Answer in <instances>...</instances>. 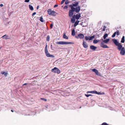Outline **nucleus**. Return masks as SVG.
Returning a JSON list of instances; mask_svg holds the SVG:
<instances>
[{
	"instance_id": "f257e3e1",
	"label": "nucleus",
	"mask_w": 125,
	"mask_h": 125,
	"mask_svg": "<svg viewBox=\"0 0 125 125\" xmlns=\"http://www.w3.org/2000/svg\"><path fill=\"white\" fill-rule=\"evenodd\" d=\"M112 41L114 42L115 45L117 46V49L119 51H120V50L121 49L122 46L121 43H119L118 42L117 40L115 39H113Z\"/></svg>"
},
{
	"instance_id": "f03ea898",
	"label": "nucleus",
	"mask_w": 125,
	"mask_h": 125,
	"mask_svg": "<svg viewBox=\"0 0 125 125\" xmlns=\"http://www.w3.org/2000/svg\"><path fill=\"white\" fill-rule=\"evenodd\" d=\"M45 51L46 56L48 57L54 58V56L53 55L50 54L48 52L47 49V45H46L45 47Z\"/></svg>"
},
{
	"instance_id": "7ed1b4c3",
	"label": "nucleus",
	"mask_w": 125,
	"mask_h": 125,
	"mask_svg": "<svg viewBox=\"0 0 125 125\" xmlns=\"http://www.w3.org/2000/svg\"><path fill=\"white\" fill-rule=\"evenodd\" d=\"M56 43L57 44H58L66 45L70 44H74V42H68L64 41H60L56 42Z\"/></svg>"
},
{
	"instance_id": "20e7f679",
	"label": "nucleus",
	"mask_w": 125,
	"mask_h": 125,
	"mask_svg": "<svg viewBox=\"0 0 125 125\" xmlns=\"http://www.w3.org/2000/svg\"><path fill=\"white\" fill-rule=\"evenodd\" d=\"M47 12L49 15L53 16H56L57 14V13L55 11L52 10L51 9H48L47 10Z\"/></svg>"
},
{
	"instance_id": "39448f33",
	"label": "nucleus",
	"mask_w": 125,
	"mask_h": 125,
	"mask_svg": "<svg viewBox=\"0 0 125 125\" xmlns=\"http://www.w3.org/2000/svg\"><path fill=\"white\" fill-rule=\"evenodd\" d=\"M51 71L52 72L54 73H56L58 74H59L60 73V71L58 68L55 67L52 69Z\"/></svg>"
},
{
	"instance_id": "423d86ee",
	"label": "nucleus",
	"mask_w": 125,
	"mask_h": 125,
	"mask_svg": "<svg viewBox=\"0 0 125 125\" xmlns=\"http://www.w3.org/2000/svg\"><path fill=\"white\" fill-rule=\"evenodd\" d=\"M75 37L77 39L79 38L80 39H83L84 37V36L83 34L80 33L78 34L77 36H75Z\"/></svg>"
},
{
	"instance_id": "0eeeda50",
	"label": "nucleus",
	"mask_w": 125,
	"mask_h": 125,
	"mask_svg": "<svg viewBox=\"0 0 125 125\" xmlns=\"http://www.w3.org/2000/svg\"><path fill=\"white\" fill-rule=\"evenodd\" d=\"M120 54L122 55H124L125 54V49L124 47H123L120 50Z\"/></svg>"
},
{
	"instance_id": "6e6552de",
	"label": "nucleus",
	"mask_w": 125,
	"mask_h": 125,
	"mask_svg": "<svg viewBox=\"0 0 125 125\" xmlns=\"http://www.w3.org/2000/svg\"><path fill=\"white\" fill-rule=\"evenodd\" d=\"M100 46L104 48H108L109 47H108L107 45L104 44V43L102 42L100 44Z\"/></svg>"
},
{
	"instance_id": "1a4fd4ad",
	"label": "nucleus",
	"mask_w": 125,
	"mask_h": 125,
	"mask_svg": "<svg viewBox=\"0 0 125 125\" xmlns=\"http://www.w3.org/2000/svg\"><path fill=\"white\" fill-rule=\"evenodd\" d=\"M92 71L94 72L97 75H100L98 71L95 69H93L92 70Z\"/></svg>"
},
{
	"instance_id": "9d476101",
	"label": "nucleus",
	"mask_w": 125,
	"mask_h": 125,
	"mask_svg": "<svg viewBox=\"0 0 125 125\" xmlns=\"http://www.w3.org/2000/svg\"><path fill=\"white\" fill-rule=\"evenodd\" d=\"M92 71L94 72L97 75H100L98 71L95 69H93L92 70Z\"/></svg>"
},
{
	"instance_id": "9b49d317",
	"label": "nucleus",
	"mask_w": 125,
	"mask_h": 125,
	"mask_svg": "<svg viewBox=\"0 0 125 125\" xmlns=\"http://www.w3.org/2000/svg\"><path fill=\"white\" fill-rule=\"evenodd\" d=\"M83 46L84 48H87L88 47V46L87 43L84 41L83 42Z\"/></svg>"
},
{
	"instance_id": "f8f14e48",
	"label": "nucleus",
	"mask_w": 125,
	"mask_h": 125,
	"mask_svg": "<svg viewBox=\"0 0 125 125\" xmlns=\"http://www.w3.org/2000/svg\"><path fill=\"white\" fill-rule=\"evenodd\" d=\"M80 10V6H78L75 9V12L78 13V12Z\"/></svg>"
},
{
	"instance_id": "ddd939ff",
	"label": "nucleus",
	"mask_w": 125,
	"mask_h": 125,
	"mask_svg": "<svg viewBox=\"0 0 125 125\" xmlns=\"http://www.w3.org/2000/svg\"><path fill=\"white\" fill-rule=\"evenodd\" d=\"M90 48L93 51H95L96 49L97 48V47L93 45H92L90 46Z\"/></svg>"
},
{
	"instance_id": "4468645a",
	"label": "nucleus",
	"mask_w": 125,
	"mask_h": 125,
	"mask_svg": "<svg viewBox=\"0 0 125 125\" xmlns=\"http://www.w3.org/2000/svg\"><path fill=\"white\" fill-rule=\"evenodd\" d=\"M73 11L72 10H70L69 12V15L70 17H72L73 16Z\"/></svg>"
},
{
	"instance_id": "2eb2a0df",
	"label": "nucleus",
	"mask_w": 125,
	"mask_h": 125,
	"mask_svg": "<svg viewBox=\"0 0 125 125\" xmlns=\"http://www.w3.org/2000/svg\"><path fill=\"white\" fill-rule=\"evenodd\" d=\"M91 93L92 94H101V93L100 92H98L96 91H90Z\"/></svg>"
},
{
	"instance_id": "dca6fc26",
	"label": "nucleus",
	"mask_w": 125,
	"mask_h": 125,
	"mask_svg": "<svg viewBox=\"0 0 125 125\" xmlns=\"http://www.w3.org/2000/svg\"><path fill=\"white\" fill-rule=\"evenodd\" d=\"M81 14L80 13L77 14L75 16V18L76 19L78 20L81 17Z\"/></svg>"
},
{
	"instance_id": "f3484780",
	"label": "nucleus",
	"mask_w": 125,
	"mask_h": 125,
	"mask_svg": "<svg viewBox=\"0 0 125 125\" xmlns=\"http://www.w3.org/2000/svg\"><path fill=\"white\" fill-rule=\"evenodd\" d=\"M63 38L64 39H68V37L66 35L65 33H64L63 34Z\"/></svg>"
},
{
	"instance_id": "a211bd4d",
	"label": "nucleus",
	"mask_w": 125,
	"mask_h": 125,
	"mask_svg": "<svg viewBox=\"0 0 125 125\" xmlns=\"http://www.w3.org/2000/svg\"><path fill=\"white\" fill-rule=\"evenodd\" d=\"M74 15L73 17L71 18V22L72 23H74L75 21V18L74 17Z\"/></svg>"
},
{
	"instance_id": "6ab92c4d",
	"label": "nucleus",
	"mask_w": 125,
	"mask_h": 125,
	"mask_svg": "<svg viewBox=\"0 0 125 125\" xmlns=\"http://www.w3.org/2000/svg\"><path fill=\"white\" fill-rule=\"evenodd\" d=\"M70 6L71 7V10H72L73 11H75V8L73 7L72 5H70Z\"/></svg>"
},
{
	"instance_id": "aec40b11",
	"label": "nucleus",
	"mask_w": 125,
	"mask_h": 125,
	"mask_svg": "<svg viewBox=\"0 0 125 125\" xmlns=\"http://www.w3.org/2000/svg\"><path fill=\"white\" fill-rule=\"evenodd\" d=\"M110 39H107L106 40H104L103 41V42L105 43H107L109 41Z\"/></svg>"
},
{
	"instance_id": "412c9836",
	"label": "nucleus",
	"mask_w": 125,
	"mask_h": 125,
	"mask_svg": "<svg viewBox=\"0 0 125 125\" xmlns=\"http://www.w3.org/2000/svg\"><path fill=\"white\" fill-rule=\"evenodd\" d=\"M1 73L2 74H4V75L5 76H7V74H8L7 72H3V71H2L1 72Z\"/></svg>"
},
{
	"instance_id": "4be33fe9",
	"label": "nucleus",
	"mask_w": 125,
	"mask_h": 125,
	"mask_svg": "<svg viewBox=\"0 0 125 125\" xmlns=\"http://www.w3.org/2000/svg\"><path fill=\"white\" fill-rule=\"evenodd\" d=\"M79 21L77 20L75 22L74 24V26L75 27H76L77 25L79 23Z\"/></svg>"
},
{
	"instance_id": "5701e85b",
	"label": "nucleus",
	"mask_w": 125,
	"mask_h": 125,
	"mask_svg": "<svg viewBox=\"0 0 125 125\" xmlns=\"http://www.w3.org/2000/svg\"><path fill=\"white\" fill-rule=\"evenodd\" d=\"M78 2H76L75 3V4L73 3L72 4V5L73 6L76 7L77 6H78Z\"/></svg>"
},
{
	"instance_id": "b1692460",
	"label": "nucleus",
	"mask_w": 125,
	"mask_h": 125,
	"mask_svg": "<svg viewBox=\"0 0 125 125\" xmlns=\"http://www.w3.org/2000/svg\"><path fill=\"white\" fill-rule=\"evenodd\" d=\"M125 36H123L122 38L121 42L122 43H124L125 42Z\"/></svg>"
},
{
	"instance_id": "393cba45",
	"label": "nucleus",
	"mask_w": 125,
	"mask_h": 125,
	"mask_svg": "<svg viewBox=\"0 0 125 125\" xmlns=\"http://www.w3.org/2000/svg\"><path fill=\"white\" fill-rule=\"evenodd\" d=\"M75 32L74 30L73 29L72 31V35L73 36H74L75 35Z\"/></svg>"
},
{
	"instance_id": "a878e982",
	"label": "nucleus",
	"mask_w": 125,
	"mask_h": 125,
	"mask_svg": "<svg viewBox=\"0 0 125 125\" xmlns=\"http://www.w3.org/2000/svg\"><path fill=\"white\" fill-rule=\"evenodd\" d=\"M30 9L31 10H33V8L32 6L30 5H29Z\"/></svg>"
},
{
	"instance_id": "bb28decb",
	"label": "nucleus",
	"mask_w": 125,
	"mask_h": 125,
	"mask_svg": "<svg viewBox=\"0 0 125 125\" xmlns=\"http://www.w3.org/2000/svg\"><path fill=\"white\" fill-rule=\"evenodd\" d=\"M8 35H7L6 34L3 36L2 37L4 38V39H9L8 38Z\"/></svg>"
},
{
	"instance_id": "cd10ccee",
	"label": "nucleus",
	"mask_w": 125,
	"mask_h": 125,
	"mask_svg": "<svg viewBox=\"0 0 125 125\" xmlns=\"http://www.w3.org/2000/svg\"><path fill=\"white\" fill-rule=\"evenodd\" d=\"M94 38V36L93 35L92 36L90 37V38H89V40H92Z\"/></svg>"
},
{
	"instance_id": "c85d7f7f",
	"label": "nucleus",
	"mask_w": 125,
	"mask_h": 125,
	"mask_svg": "<svg viewBox=\"0 0 125 125\" xmlns=\"http://www.w3.org/2000/svg\"><path fill=\"white\" fill-rule=\"evenodd\" d=\"M108 34L107 33H105L104 36L103 38L104 39H105L106 37L108 36Z\"/></svg>"
},
{
	"instance_id": "c756f323",
	"label": "nucleus",
	"mask_w": 125,
	"mask_h": 125,
	"mask_svg": "<svg viewBox=\"0 0 125 125\" xmlns=\"http://www.w3.org/2000/svg\"><path fill=\"white\" fill-rule=\"evenodd\" d=\"M50 37L49 35H48L47 37L46 40L48 41L49 40Z\"/></svg>"
},
{
	"instance_id": "7c9ffc66",
	"label": "nucleus",
	"mask_w": 125,
	"mask_h": 125,
	"mask_svg": "<svg viewBox=\"0 0 125 125\" xmlns=\"http://www.w3.org/2000/svg\"><path fill=\"white\" fill-rule=\"evenodd\" d=\"M116 34V32H115L113 34V35L112 36V38L114 37Z\"/></svg>"
},
{
	"instance_id": "2f4dec72",
	"label": "nucleus",
	"mask_w": 125,
	"mask_h": 125,
	"mask_svg": "<svg viewBox=\"0 0 125 125\" xmlns=\"http://www.w3.org/2000/svg\"><path fill=\"white\" fill-rule=\"evenodd\" d=\"M116 32V34L117 35H120V33L119 30H117Z\"/></svg>"
},
{
	"instance_id": "473e14b6",
	"label": "nucleus",
	"mask_w": 125,
	"mask_h": 125,
	"mask_svg": "<svg viewBox=\"0 0 125 125\" xmlns=\"http://www.w3.org/2000/svg\"><path fill=\"white\" fill-rule=\"evenodd\" d=\"M98 42V41L97 40H94L93 41V43H96Z\"/></svg>"
},
{
	"instance_id": "72a5a7b5",
	"label": "nucleus",
	"mask_w": 125,
	"mask_h": 125,
	"mask_svg": "<svg viewBox=\"0 0 125 125\" xmlns=\"http://www.w3.org/2000/svg\"><path fill=\"white\" fill-rule=\"evenodd\" d=\"M40 21L42 22H43L44 21L43 20V18L42 17H41L40 18Z\"/></svg>"
},
{
	"instance_id": "f704fd0d",
	"label": "nucleus",
	"mask_w": 125,
	"mask_h": 125,
	"mask_svg": "<svg viewBox=\"0 0 125 125\" xmlns=\"http://www.w3.org/2000/svg\"><path fill=\"white\" fill-rule=\"evenodd\" d=\"M85 39L86 40H89V36L88 37L87 36H86L85 37Z\"/></svg>"
},
{
	"instance_id": "c9c22d12",
	"label": "nucleus",
	"mask_w": 125,
	"mask_h": 125,
	"mask_svg": "<svg viewBox=\"0 0 125 125\" xmlns=\"http://www.w3.org/2000/svg\"><path fill=\"white\" fill-rule=\"evenodd\" d=\"M85 95L87 97H88L90 96H91L92 95V94H85Z\"/></svg>"
},
{
	"instance_id": "e433bc0d",
	"label": "nucleus",
	"mask_w": 125,
	"mask_h": 125,
	"mask_svg": "<svg viewBox=\"0 0 125 125\" xmlns=\"http://www.w3.org/2000/svg\"><path fill=\"white\" fill-rule=\"evenodd\" d=\"M106 26H104L103 27V28L102 29L103 31H104L105 30V29L106 28Z\"/></svg>"
},
{
	"instance_id": "4c0bfd02",
	"label": "nucleus",
	"mask_w": 125,
	"mask_h": 125,
	"mask_svg": "<svg viewBox=\"0 0 125 125\" xmlns=\"http://www.w3.org/2000/svg\"><path fill=\"white\" fill-rule=\"evenodd\" d=\"M41 99L42 100H44L45 101H47V100L46 99L44 98H41Z\"/></svg>"
},
{
	"instance_id": "58836bf2",
	"label": "nucleus",
	"mask_w": 125,
	"mask_h": 125,
	"mask_svg": "<svg viewBox=\"0 0 125 125\" xmlns=\"http://www.w3.org/2000/svg\"><path fill=\"white\" fill-rule=\"evenodd\" d=\"M69 3V1H68V0H67L65 2V4H68Z\"/></svg>"
},
{
	"instance_id": "ea45409f",
	"label": "nucleus",
	"mask_w": 125,
	"mask_h": 125,
	"mask_svg": "<svg viewBox=\"0 0 125 125\" xmlns=\"http://www.w3.org/2000/svg\"><path fill=\"white\" fill-rule=\"evenodd\" d=\"M53 24H50V27L51 28H52L53 27Z\"/></svg>"
},
{
	"instance_id": "a19ab883",
	"label": "nucleus",
	"mask_w": 125,
	"mask_h": 125,
	"mask_svg": "<svg viewBox=\"0 0 125 125\" xmlns=\"http://www.w3.org/2000/svg\"><path fill=\"white\" fill-rule=\"evenodd\" d=\"M30 0H25V2H28Z\"/></svg>"
},
{
	"instance_id": "79ce46f5",
	"label": "nucleus",
	"mask_w": 125,
	"mask_h": 125,
	"mask_svg": "<svg viewBox=\"0 0 125 125\" xmlns=\"http://www.w3.org/2000/svg\"><path fill=\"white\" fill-rule=\"evenodd\" d=\"M68 8V7L67 6H65L64 7V8L65 9H67Z\"/></svg>"
},
{
	"instance_id": "37998d69",
	"label": "nucleus",
	"mask_w": 125,
	"mask_h": 125,
	"mask_svg": "<svg viewBox=\"0 0 125 125\" xmlns=\"http://www.w3.org/2000/svg\"><path fill=\"white\" fill-rule=\"evenodd\" d=\"M36 14V12H34L32 14V16H33V15H35Z\"/></svg>"
},
{
	"instance_id": "c03bdc74",
	"label": "nucleus",
	"mask_w": 125,
	"mask_h": 125,
	"mask_svg": "<svg viewBox=\"0 0 125 125\" xmlns=\"http://www.w3.org/2000/svg\"><path fill=\"white\" fill-rule=\"evenodd\" d=\"M64 1L62 0L61 2V4H62L64 3Z\"/></svg>"
},
{
	"instance_id": "a18cd8bd",
	"label": "nucleus",
	"mask_w": 125,
	"mask_h": 125,
	"mask_svg": "<svg viewBox=\"0 0 125 125\" xmlns=\"http://www.w3.org/2000/svg\"><path fill=\"white\" fill-rule=\"evenodd\" d=\"M58 6V5H55L54 6V8H55V7H57Z\"/></svg>"
},
{
	"instance_id": "49530a36",
	"label": "nucleus",
	"mask_w": 125,
	"mask_h": 125,
	"mask_svg": "<svg viewBox=\"0 0 125 125\" xmlns=\"http://www.w3.org/2000/svg\"><path fill=\"white\" fill-rule=\"evenodd\" d=\"M0 6L1 7H2L3 6V5L2 4H0Z\"/></svg>"
},
{
	"instance_id": "de8ad7c7",
	"label": "nucleus",
	"mask_w": 125,
	"mask_h": 125,
	"mask_svg": "<svg viewBox=\"0 0 125 125\" xmlns=\"http://www.w3.org/2000/svg\"><path fill=\"white\" fill-rule=\"evenodd\" d=\"M91 93L90 91H88V92H87V93Z\"/></svg>"
},
{
	"instance_id": "09e8293b",
	"label": "nucleus",
	"mask_w": 125,
	"mask_h": 125,
	"mask_svg": "<svg viewBox=\"0 0 125 125\" xmlns=\"http://www.w3.org/2000/svg\"><path fill=\"white\" fill-rule=\"evenodd\" d=\"M27 83H24L23 84V85H26L27 84Z\"/></svg>"
},
{
	"instance_id": "8fccbe9b",
	"label": "nucleus",
	"mask_w": 125,
	"mask_h": 125,
	"mask_svg": "<svg viewBox=\"0 0 125 125\" xmlns=\"http://www.w3.org/2000/svg\"><path fill=\"white\" fill-rule=\"evenodd\" d=\"M39 6H38L37 7V9H38L39 8Z\"/></svg>"
},
{
	"instance_id": "3c124183",
	"label": "nucleus",
	"mask_w": 125,
	"mask_h": 125,
	"mask_svg": "<svg viewBox=\"0 0 125 125\" xmlns=\"http://www.w3.org/2000/svg\"><path fill=\"white\" fill-rule=\"evenodd\" d=\"M11 112H13V110H11Z\"/></svg>"
},
{
	"instance_id": "603ef678",
	"label": "nucleus",
	"mask_w": 125,
	"mask_h": 125,
	"mask_svg": "<svg viewBox=\"0 0 125 125\" xmlns=\"http://www.w3.org/2000/svg\"><path fill=\"white\" fill-rule=\"evenodd\" d=\"M62 0L63 1H64H64H65V0Z\"/></svg>"
},
{
	"instance_id": "864d4df0",
	"label": "nucleus",
	"mask_w": 125,
	"mask_h": 125,
	"mask_svg": "<svg viewBox=\"0 0 125 125\" xmlns=\"http://www.w3.org/2000/svg\"><path fill=\"white\" fill-rule=\"evenodd\" d=\"M52 46V45H51V46Z\"/></svg>"
}]
</instances>
